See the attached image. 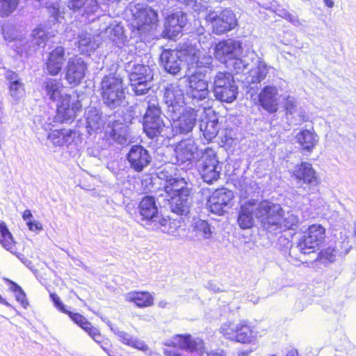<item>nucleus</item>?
<instances>
[{
  "instance_id": "obj_1",
  "label": "nucleus",
  "mask_w": 356,
  "mask_h": 356,
  "mask_svg": "<svg viewBox=\"0 0 356 356\" xmlns=\"http://www.w3.org/2000/svg\"><path fill=\"white\" fill-rule=\"evenodd\" d=\"M164 191L171 211L177 215L189 211V200L192 198V189L184 178L170 177L166 179Z\"/></svg>"
},
{
  "instance_id": "obj_2",
  "label": "nucleus",
  "mask_w": 356,
  "mask_h": 356,
  "mask_svg": "<svg viewBox=\"0 0 356 356\" xmlns=\"http://www.w3.org/2000/svg\"><path fill=\"white\" fill-rule=\"evenodd\" d=\"M268 200L258 201L250 199L242 202L240 198V205L237 216V223L242 229H251L254 225V218H257L265 228L264 220L267 217Z\"/></svg>"
},
{
  "instance_id": "obj_3",
  "label": "nucleus",
  "mask_w": 356,
  "mask_h": 356,
  "mask_svg": "<svg viewBox=\"0 0 356 356\" xmlns=\"http://www.w3.org/2000/svg\"><path fill=\"white\" fill-rule=\"evenodd\" d=\"M131 13L129 26L132 32L142 35L156 29L159 15L150 6L137 3L131 8Z\"/></svg>"
},
{
  "instance_id": "obj_4",
  "label": "nucleus",
  "mask_w": 356,
  "mask_h": 356,
  "mask_svg": "<svg viewBox=\"0 0 356 356\" xmlns=\"http://www.w3.org/2000/svg\"><path fill=\"white\" fill-rule=\"evenodd\" d=\"M123 79L113 74L105 76L101 82L100 92L104 103L109 107L120 106L125 99Z\"/></svg>"
},
{
  "instance_id": "obj_5",
  "label": "nucleus",
  "mask_w": 356,
  "mask_h": 356,
  "mask_svg": "<svg viewBox=\"0 0 356 356\" xmlns=\"http://www.w3.org/2000/svg\"><path fill=\"white\" fill-rule=\"evenodd\" d=\"M327 237L326 229L322 225L314 223L302 232L297 248L302 254L314 253L324 243Z\"/></svg>"
},
{
  "instance_id": "obj_6",
  "label": "nucleus",
  "mask_w": 356,
  "mask_h": 356,
  "mask_svg": "<svg viewBox=\"0 0 356 356\" xmlns=\"http://www.w3.org/2000/svg\"><path fill=\"white\" fill-rule=\"evenodd\" d=\"M161 113L158 99L151 98L143 118V129L149 138L157 137L163 131L165 124Z\"/></svg>"
},
{
  "instance_id": "obj_7",
  "label": "nucleus",
  "mask_w": 356,
  "mask_h": 356,
  "mask_svg": "<svg viewBox=\"0 0 356 356\" xmlns=\"http://www.w3.org/2000/svg\"><path fill=\"white\" fill-rule=\"evenodd\" d=\"M213 91L216 98L221 102L231 103L238 95V87L233 74L228 72H218L213 77Z\"/></svg>"
},
{
  "instance_id": "obj_8",
  "label": "nucleus",
  "mask_w": 356,
  "mask_h": 356,
  "mask_svg": "<svg viewBox=\"0 0 356 356\" xmlns=\"http://www.w3.org/2000/svg\"><path fill=\"white\" fill-rule=\"evenodd\" d=\"M267 211V217L264 220L266 229L286 232L294 229L296 227L298 223L296 218L293 215L284 218V211L279 204L270 202Z\"/></svg>"
},
{
  "instance_id": "obj_9",
  "label": "nucleus",
  "mask_w": 356,
  "mask_h": 356,
  "mask_svg": "<svg viewBox=\"0 0 356 356\" xmlns=\"http://www.w3.org/2000/svg\"><path fill=\"white\" fill-rule=\"evenodd\" d=\"M220 332L227 339L241 343H251L256 338L254 327L248 320H241L237 324L225 323Z\"/></svg>"
},
{
  "instance_id": "obj_10",
  "label": "nucleus",
  "mask_w": 356,
  "mask_h": 356,
  "mask_svg": "<svg viewBox=\"0 0 356 356\" xmlns=\"http://www.w3.org/2000/svg\"><path fill=\"white\" fill-rule=\"evenodd\" d=\"M205 20L211 24L212 31L217 35H222L233 30L237 25V19L232 10L223 9L219 14L209 12Z\"/></svg>"
},
{
  "instance_id": "obj_11",
  "label": "nucleus",
  "mask_w": 356,
  "mask_h": 356,
  "mask_svg": "<svg viewBox=\"0 0 356 356\" xmlns=\"http://www.w3.org/2000/svg\"><path fill=\"white\" fill-rule=\"evenodd\" d=\"M50 298L54 306L62 313L67 314L72 321L83 330L91 338H99V329L94 327L92 323L82 314L67 310L56 293H51Z\"/></svg>"
},
{
  "instance_id": "obj_12",
  "label": "nucleus",
  "mask_w": 356,
  "mask_h": 356,
  "mask_svg": "<svg viewBox=\"0 0 356 356\" xmlns=\"http://www.w3.org/2000/svg\"><path fill=\"white\" fill-rule=\"evenodd\" d=\"M202 164L200 169V173L203 181L211 184L217 181L220 175L216 152L213 149L207 147L202 153Z\"/></svg>"
},
{
  "instance_id": "obj_13",
  "label": "nucleus",
  "mask_w": 356,
  "mask_h": 356,
  "mask_svg": "<svg viewBox=\"0 0 356 356\" xmlns=\"http://www.w3.org/2000/svg\"><path fill=\"white\" fill-rule=\"evenodd\" d=\"M242 53L243 47L241 42L227 39L216 44L213 55L218 60L227 66L232 58L241 56Z\"/></svg>"
},
{
  "instance_id": "obj_14",
  "label": "nucleus",
  "mask_w": 356,
  "mask_h": 356,
  "mask_svg": "<svg viewBox=\"0 0 356 356\" xmlns=\"http://www.w3.org/2000/svg\"><path fill=\"white\" fill-rule=\"evenodd\" d=\"M291 176L297 183L305 184L309 188L317 187L321 184V179L317 172L312 164L307 161L297 163L291 172Z\"/></svg>"
},
{
  "instance_id": "obj_15",
  "label": "nucleus",
  "mask_w": 356,
  "mask_h": 356,
  "mask_svg": "<svg viewBox=\"0 0 356 356\" xmlns=\"http://www.w3.org/2000/svg\"><path fill=\"white\" fill-rule=\"evenodd\" d=\"M234 198L233 191L224 187L215 190L207 200L209 211L215 214L222 216L226 209L232 206Z\"/></svg>"
},
{
  "instance_id": "obj_16",
  "label": "nucleus",
  "mask_w": 356,
  "mask_h": 356,
  "mask_svg": "<svg viewBox=\"0 0 356 356\" xmlns=\"http://www.w3.org/2000/svg\"><path fill=\"white\" fill-rule=\"evenodd\" d=\"M186 24V15L182 12L168 15L164 21L161 37L173 41L177 40L182 35L183 29Z\"/></svg>"
},
{
  "instance_id": "obj_17",
  "label": "nucleus",
  "mask_w": 356,
  "mask_h": 356,
  "mask_svg": "<svg viewBox=\"0 0 356 356\" xmlns=\"http://www.w3.org/2000/svg\"><path fill=\"white\" fill-rule=\"evenodd\" d=\"M82 109L80 100H72L70 95H65L56 106V118L58 122L63 124L73 121L77 113Z\"/></svg>"
},
{
  "instance_id": "obj_18",
  "label": "nucleus",
  "mask_w": 356,
  "mask_h": 356,
  "mask_svg": "<svg viewBox=\"0 0 356 356\" xmlns=\"http://www.w3.org/2000/svg\"><path fill=\"white\" fill-rule=\"evenodd\" d=\"M129 167L136 172H143L152 161V156L147 149L141 145H134L127 154Z\"/></svg>"
},
{
  "instance_id": "obj_19",
  "label": "nucleus",
  "mask_w": 356,
  "mask_h": 356,
  "mask_svg": "<svg viewBox=\"0 0 356 356\" xmlns=\"http://www.w3.org/2000/svg\"><path fill=\"white\" fill-rule=\"evenodd\" d=\"M187 92L192 99L197 101L203 100L209 96V84L204 73L195 72L188 77Z\"/></svg>"
},
{
  "instance_id": "obj_20",
  "label": "nucleus",
  "mask_w": 356,
  "mask_h": 356,
  "mask_svg": "<svg viewBox=\"0 0 356 356\" xmlns=\"http://www.w3.org/2000/svg\"><path fill=\"white\" fill-rule=\"evenodd\" d=\"M127 126L120 120L104 122L100 134L103 140L108 143L123 144L127 140Z\"/></svg>"
},
{
  "instance_id": "obj_21",
  "label": "nucleus",
  "mask_w": 356,
  "mask_h": 356,
  "mask_svg": "<svg viewBox=\"0 0 356 356\" xmlns=\"http://www.w3.org/2000/svg\"><path fill=\"white\" fill-rule=\"evenodd\" d=\"M87 65L79 57L74 56L69 59L65 68V79L74 86L79 85L86 76Z\"/></svg>"
},
{
  "instance_id": "obj_22",
  "label": "nucleus",
  "mask_w": 356,
  "mask_h": 356,
  "mask_svg": "<svg viewBox=\"0 0 356 356\" xmlns=\"http://www.w3.org/2000/svg\"><path fill=\"white\" fill-rule=\"evenodd\" d=\"M164 345L167 347L184 350L192 353L197 352L203 345V342H198L190 334H177L173 335Z\"/></svg>"
},
{
  "instance_id": "obj_23",
  "label": "nucleus",
  "mask_w": 356,
  "mask_h": 356,
  "mask_svg": "<svg viewBox=\"0 0 356 356\" xmlns=\"http://www.w3.org/2000/svg\"><path fill=\"white\" fill-rule=\"evenodd\" d=\"M148 71V67L145 65L136 64L134 66L129 79L136 94L141 95L147 90V83L151 79Z\"/></svg>"
},
{
  "instance_id": "obj_24",
  "label": "nucleus",
  "mask_w": 356,
  "mask_h": 356,
  "mask_svg": "<svg viewBox=\"0 0 356 356\" xmlns=\"http://www.w3.org/2000/svg\"><path fill=\"white\" fill-rule=\"evenodd\" d=\"M197 111L189 108L186 109L172 124L176 134H186L191 132L197 122Z\"/></svg>"
},
{
  "instance_id": "obj_25",
  "label": "nucleus",
  "mask_w": 356,
  "mask_h": 356,
  "mask_svg": "<svg viewBox=\"0 0 356 356\" xmlns=\"http://www.w3.org/2000/svg\"><path fill=\"white\" fill-rule=\"evenodd\" d=\"M65 60V49L63 47L57 46L50 51L45 61L48 74L54 76L60 74Z\"/></svg>"
},
{
  "instance_id": "obj_26",
  "label": "nucleus",
  "mask_w": 356,
  "mask_h": 356,
  "mask_svg": "<svg viewBox=\"0 0 356 356\" xmlns=\"http://www.w3.org/2000/svg\"><path fill=\"white\" fill-rule=\"evenodd\" d=\"M277 97V88L273 86H266L258 95V102L262 108L268 113H275L279 108Z\"/></svg>"
},
{
  "instance_id": "obj_27",
  "label": "nucleus",
  "mask_w": 356,
  "mask_h": 356,
  "mask_svg": "<svg viewBox=\"0 0 356 356\" xmlns=\"http://www.w3.org/2000/svg\"><path fill=\"white\" fill-rule=\"evenodd\" d=\"M181 55L179 49H164L160 55V60L164 69L170 74H176L181 70Z\"/></svg>"
},
{
  "instance_id": "obj_28",
  "label": "nucleus",
  "mask_w": 356,
  "mask_h": 356,
  "mask_svg": "<svg viewBox=\"0 0 356 356\" xmlns=\"http://www.w3.org/2000/svg\"><path fill=\"white\" fill-rule=\"evenodd\" d=\"M163 99L168 107L172 108L174 112L182 107L184 102V91L177 84H169L165 89Z\"/></svg>"
},
{
  "instance_id": "obj_29",
  "label": "nucleus",
  "mask_w": 356,
  "mask_h": 356,
  "mask_svg": "<svg viewBox=\"0 0 356 356\" xmlns=\"http://www.w3.org/2000/svg\"><path fill=\"white\" fill-rule=\"evenodd\" d=\"M126 300L140 309L151 307L154 305V297L147 291H130L126 295Z\"/></svg>"
},
{
  "instance_id": "obj_30",
  "label": "nucleus",
  "mask_w": 356,
  "mask_h": 356,
  "mask_svg": "<svg viewBox=\"0 0 356 356\" xmlns=\"http://www.w3.org/2000/svg\"><path fill=\"white\" fill-rule=\"evenodd\" d=\"M138 211L142 216V219L144 220H152L156 217L158 208L156 204L155 198L149 195L143 197L138 204Z\"/></svg>"
},
{
  "instance_id": "obj_31",
  "label": "nucleus",
  "mask_w": 356,
  "mask_h": 356,
  "mask_svg": "<svg viewBox=\"0 0 356 356\" xmlns=\"http://www.w3.org/2000/svg\"><path fill=\"white\" fill-rule=\"evenodd\" d=\"M200 129L204 138L208 142H211L216 137L219 131L218 118L215 116L212 118L207 115L204 116L200 120Z\"/></svg>"
},
{
  "instance_id": "obj_32",
  "label": "nucleus",
  "mask_w": 356,
  "mask_h": 356,
  "mask_svg": "<svg viewBox=\"0 0 356 356\" xmlns=\"http://www.w3.org/2000/svg\"><path fill=\"white\" fill-rule=\"evenodd\" d=\"M76 132L74 129L62 128L52 130L49 133L47 138L55 146H63L70 144V140Z\"/></svg>"
},
{
  "instance_id": "obj_33",
  "label": "nucleus",
  "mask_w": 356,
  "mask_h": 356,
  "mask_svg": "<svg viewBox=\"0 0 356 356\" xmlns=\"http://www.w3.org/2000/svg\"><path fill=\"white\" fill-rule=\"evenodd\" d=\"M16 241L6 223L4 221H0V244L8 251L15 254L18 258H20L22 254L17 252Z\"/></svg>"
},
{
  "instance_id": "obj_34",
  "label": "nucleus",
  "mask_w": 356,
  "mask_h": 356,
  "mask_svg": "<svg viewBox=\"0 0 356 356\" xmlns=\"http://www.w3.org/2000/svg\"><path fill=\"white\" fill-rule=\"evenodd\" d=\"M63 88V84L60 79L53 78L47 79L43 84V89L47 96L52 102L61 99L63 97L62 95Z\"/></svg>"
},
{
  "instance_id": "obj_35",
  "label": "nucleus",
  "mask_w": 356,
  "mask_h": 356,
  "mask_svg": "<svg viewBox=\"0 0 356 356\" xmlns=\"http://www.w3.org/2000/svg\"><path fill=\"white\" fill-rule=\"evenodd\" d=\"M297 142L301 149L311 153L318 143L316 134L310 130L303 129L296 136Z\"/></svg>"
},
{
  "instance_id": "obj_36",
  "label": "nucleus",
  "mask_w": 356,
  "mask_h": 356,
  "mask_svg": "<svg viewBox=\"0 0 356 356\" xmlns=\"http://www.w3.org/2000/svg\"><path fill=\"white\" fill-rule=\"evenodd\" d=\"M118 337L120 342L126 346L132 347L143 352H147L149 350V346L145 342L133 338L127 332H119Z\"/></svg>"
},
{
  "instance_id": "obj_37",
  "label": "nucleus",
  "mask_w": 356,
  "mask_h": 356,
  "mask_svg": "<svg viewBox=\"0 0 356 356\" xmlns=\"http://www.w3.org/2000/svg\"><path fill=\"white\" fill-rule=\"evenodd\" d=\"M67 7L74 11L83 9L86 13L94 12V8L97 7V0H70Z\"/></svg>"
},
{
  "instance_id": "obj_38",
  "label": "nucleus",
  "mask_w": 356,
  "mask_h": 356,
  "mask_svg": "<svg viewBox=\"0 0 356 356\" xmlns=\"http://www.w3.org/2000/svg\"><path fill=\"white\" fill-rule=\"evenodd\" d=\"M177 159L181 163L191 161L193 158V151L189 144L180 143L175 149Z\"/></svg>"
},
{
  "instance_id": "obj_39",
  "label": "nucleus",
  "mask_w": 356,
  "mask_h": 356,
  "mask_svg": "<svg viewBox=\"0 0 356 356\" xmlns=\"http://www.w3.org/2000/svg\"><path fill=\"white\" fill-rule=\"evenodd\" d=\"M336 249L332 246H327L320 250L315 259V261L323 264H330L334 261L336 258Z\"/></svg>"
},
{
  "instance_id": "obj_40",
  "label": "nucleus",
  "mask_w": 356,
  "mask_h": 356,
  "mask_svg": "<svg viewBox=\"0 0 356 356\" xmlns=\"http://www.w3.org/2000/svg\"><path fill=\"white\" fill-rule=\"evenodd\" d=\"M20 0H0V17H6L14 13Z\"/></svg>"
},
{
  "instance_id": "obj_41",
  "label": "nucleus",
  "mask_w": 356,
  "mask_h": 356,
  "mask_svg": "<svg viewBox=\"0 0 356 356\" xmlns=\"http://www.w3.org/2000/svg\"><path fill=\"white\" fill-rule=\"evenodd\" d=\"M6 79L9 81L8 89L12 95H15L19 88L23 87V83L20 81L18 74L13 71H8Z\"/></svg>"
},
{
  "instance_id": "obj_42",
  "label": "nucleus",
  "mask_w": 356,
  "mask_h": 356,
  "mask_svg": "<svg viewBox=\"0 0 356 356\" xmlns=\"http://www.w3.org/2000/svg\"><path fill=\"white\" fill-rule=\"evenodd\" d=\"M268 74V67L264 63H259L254 69L252 70V83H259Z\"/></svg>"
},
{
  "instance_id": "obj_43",
  "label": "nucleus",
  "mask_w": 356,
  "mask_h": 356,
  "mask_svg": "<svg viewBox=\"0 0 356 356\" xmlns=\"http://www.w3.org/2000/svg\"><path fill=\"white\" fill-rule=\"evenodd\" d=\"M193 229L196 233L201 234L204 238H211L212 234L210 225L207 220H197L194 222Z\"/></svg>"
},
{
  "instance_id": "obj_44",
  "label": "nucleus",
  "mask_w": 356,
  "mask_h": 356,
  "mask_svg": "<svg viewBox=\"0 0 356 356\" xmlns=\"http://www.w3.org/2000/svg\"><path fill=\"white\" fill-rule=\"evenodd\" d=\"M103 120L102 115L98 113H92L88 115L86 120V127L89 131H97L102 129Z\"/></svg>"
},
{
  "instance_id": "obj_45",
  "label": "nucleus",
  "mask_w": 356,
  "mask_h": 356,
  "mask_svg": "<svg viewBox=\"0 0 356 356\" xmlns=\"http://www.w3.org/2000/svg\"><path fill=\"white\" fill-rule=\"evenodd\" d=\"M32 37L35 40V42L38 45L41 44H45L49 39V35L47 32L45 31L44 28L40 25L33 29L32 33Z\"/></svg>"
},
{
  "instance_id": "obj_46",
  "label": "nucleus",
  "mask_w": 356,
  "mask_h": 356,
  "mask_svg": "<svg viewBox=\"0 0 356 356\" xmlns=\"http://www.w3.org/2000/svg\"><path fill=\"white\" fill-rule=\"evenodd\" d=\"M15 26L11 24H4L1 26V33L6 41L13 42L16 39Z\"/></svg>"
},
{
  "instance_id": "obj_47",
  "label": "nucleus",
  "mask_w": 356,
  "mask_h": 356,
  "mask_svg": "<svg viewBox=\"0 0 356 356\" xmlns=\"http://www.w3.org/2000/svg\"><path fill=\"white\" fill-rule=\"evenodd\" d=\"M99 337L97 338H92L95 342L99 343L101 346V348L103 349V350L108 355V356H113L111 354V347L112 344L110 340L106 337H104V335H102L99 330Z\"/></svg>"
},
{
  "instance_id": "obj_48",
  "label": "nucleus",
  "mask_w": 356,
  "mask_h": 356,
  "mask_svg": "<svg viewBox=\"0 0 356 356\" xmlns=\"http://www.w3.org/2000/svg\"><path fill=\"white\" fill-rule=\"evenodd\" d=\"M229 62H232V70L236 74L243 72L246 67L241 56H236V58H232Z\"/></svg>"
},
{
  "instance_id": "obj_49",
  "label": "nucleus",
  "mask_w": 356,
  "mask_h": 356,
  "mask_svg": "<svg viewBox=\"0 0 356 356\" xmlns=\"http://www.w3.org/2000/svg\"><path fill=\"white\" fill-rule=\"evenodd\" d=\"M284 108L286 114H292L296 108V102L293 98L288 96L285 98Z\"/></svg>"
},
{
  "instance_id": "obj_50",
  "label": "nucleus",
  "mask_w": 356,
  "mask_h": 356,
  "mask_svg": "<svg viewBox=\"0 0 356 356\" xmlns=\"http://www.w3.org/2000/svg\"><path fill=\"white\" fill-rule=\"evenodd\" d=\"M15 298L24 308H26L29 306V302L26 299V294L23 290L17 292L15 294Z\"/></svg>"
},
{
  "instance_id": "obj_51",
  "label": "nucleus",
  "mask_w": 356,
  "mask_h": 356,
  "mask_svg": "<svg viewBox=\"0 0 356 356\" xmlns=\"http://www.w3.org/2000/svg\"><path fill=\"white\" fill-rule=\"evenodd\" d=\"M26 225L29 229L33 232L40 231L42 229V224L37 220H28Z\"/></svg>"
},
{
  "instance_id": "obj_52",
  "label": "nucleus",
  "mask_w": 356,
  "mask_h": 356,
  "mask_svg": "<svg viewBox=\"0 0 356 356\" xmlns=\"http://www.w3.org/2000/svg\"><path fill=\"white\" fill-rule=\"evenodd\" d=\"M6 280L7 283L10 285V289L12 291L17 293V292L21 291L22 290V287L19 286L16 282L8 279H6Z\"/></svg>"
},
{
  "instance_id": "obj_53",
  "label": "nucleus",
  "mask_w": 356,
  "mask_h": 356,
  "mask_svg": "<svg viewBox=\"0 0 356 356\" xmlns=\"http://www.w3.org/2000/svg\"><path fill=\"white\" fill-rule=\"evenodd\" d=\"M163 355L165 356H184L181 353L170 349H164Z\"/></svg>"
},
{
  "instance_id": "obj_54",
  "label": "nucleus",
  "mask_w": 356,
  "mask_h": 356,
  "mask_svg": "<svg viewBox=\"0 0 356 356\" xmlns=\"http://www.w3.org/2000/svg\"><path fill=\"white\" fill-rule=\"evenodd\" d=\"M33 217L32 213L29 209H26L22 213V218L26 222L31 220V218Z\"/></svg>"
},
{
  "instance_id": "obj_55",
  "label": "nucleus",
  "mask_w": 356,
  "mask_h": 356,
  "mask_svg": "<svg viewBox=\"0 0 356 356\" xmlns=\"http://www.w3.org/2000/svg\"><path fill=\"white\" fill-rule=\"evenodd\" d=\"M286 356H299V354L296 349L292 348L287 352Z\"/></svg>"
},
{
  "instance_id": "obj_56",
  "label": "nucleus",
  "mask_w": 356,
  "mask_h": 356,
  "mask_svg": "<svg viewBox=\"0 0 356 356\" xmlns=\"http://www.w3.org/2000/svg\"><path fill=\"white\" fill-rule=\"evenodd\" d=\"M207 356H225L222 353H219L216 350H212L207 353Z\"/></svg>"
},
{
  "instance_id": "obj_57",
  "label": "nucleus",
  "mask_w": 356,
  "mask_h": 356,
  "mask_svg": "<svg viewBox=\"0 0 356 356\" xmlns=\"http://www.w3.org/2000/svg\"><path fill=\"white\" fill-rule=\"evenodd\" d=\"M325 6L330 8H332L334 6V1L333 0H323Z\"/></svg>"
},
{
  "instance_id": "obj_58",
  "label": "nucleus",
  "mask_w": 356,
  "mask_h": 356,
  "mask_svg": "<svg viewBox=\"0 0 356 356\" xmlns=\"http://www.w3.org/2000/svg\"><path fill=\"white\" fill-rule=\"evenodd\" d=\"M300 117L302 122H307L309 120V117L305 113L300 115Z\"/></svg>"
},
{
  "instance_id": "obj_59",
  "label": "nucleus",
  "mask_w": 356,
  "mask_h": 356,
  "mask_svg": "<svg viewBox=\"0 0 356 356\" xmlns=\"http://www.w3.org/2000/svg\"><path fill=\"white\" fill-rule=\"evenodd\" d=\"M0 304L8 305V303L1 297V295H0Z\"/></svg>"
},
{
  "instance_id": "obj_60",
  "label": "nucleus",
  "mask_w": 356,
  "mask_h": 356,
  "mask_svg": "<svg viewBox=\"0 0 356 356\" xmlns=\"http://www.w3.org/2000/svg\"><path fill=\"white\" fill-rule=\"evenodd\" d=\"M270 356H276V355H270Z\"/></svg>"
}]
</instances>
